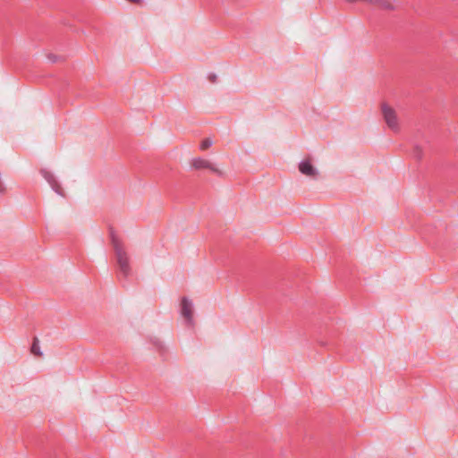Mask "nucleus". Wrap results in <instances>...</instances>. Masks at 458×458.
Returning a JSON list of instances; mask_svg holds the SVG:
<instances>
[{"instance_id":"f257e3e1","label":"nucleus","mask_w":458,"mask_h":458,"mask_svg":"<svg viewBox=\"0 0 458 458\" xmlns=\"http://www.w3.org/2000/svg\"><path fill=\"white\" fill-rule=\"evenodd\" d=\"M110 238L114 250L119 272L124 278H127L131 273L129 257L123 247L122 242L118 239L112 229L110 230Z\"/></svg>"},{"instance_id":"f03ea898","label":"nucleus","mask_w":458,"mask_h":458,"mask_svg":"<svg viewBox=\"0 0 458 458\" xmlns=\"http://www.w3.org/2000/svg\"><path fill=\"white\" fill-rule=\"evenodd\" d=\"M381 111L386 123L388 128L393 131L397 132L400 129L398 117L394 108L389 106L387 104L383 103L381 105Z\"/></svg>"},{"instance_id":"7ed1b4c3","label":"nucleus","mask_w":458,"mask_h":458,"mask_svg":"<svg viewBox=\"0 0 458 458\" xmlns=\"http://www.w3.org/2000/svg\"><path fill=\"white\" fill-rule=\"evenodd\" d=\"M191 166L196 170L200 169H208L212 173L217 174L220 177L224 176V172L218 169L215 164L211 163L209 160L201 158V157H196L191 160Z\"/></svg>"},{"instance_id":"20e7f679","label":"nucleus","mask_w":458,"mask_h":458,"mask_svg":"<svg viewBox=\"0 0 458 458\" xmlns=\"http://www.w3.org/2000/svg\"><path fill=\"white\" fill-rule=\"evenodd\" d=\"M181 314L184 318L188 326L194 325L193 320V305L191 301L187 297H182L181 301Z\"/></svg>"},{"instance_id":"39448f33","label":"nucleus","mask_w":458,"mask_h":458,"mask_svg":"<svg viewBox=\"0 0 458 458\" xmlns=\"http://www.w3.org/2000/svg\"><path fill=\"white\" fill-rule=\"evenodd\" d=\"M39 173L44 177V179L49 183L50 187L56 194L64 197V191L52 172L48 171L46 168H42L40 169Z\"/></svg>"},{"instance_id":"423d86ee","label":"nucleus","mask_w":458,"mask_h":458,"mask_svg":"<svg viewBox=\"0 0 458 458\" xmlns=\"http://www.w3.org/2000/svg\"><path fill=\"white\" fill-rule=\"evenodd\" d=\"M299 171L307 176L316 178L318 174L317 169L312 165L310 160H303L299 164Z\"/></svg>"},{"instance_id":"0eeeda50","label":"nucleus","mask_w":458,"mask_h":458,"mask_svg":"<svg viewBox=\"0 0 458 458\" xmlns=\"http://www.w3.org/2000/svg\"><path fill=\"white\" fill-rule=\"evenodd\" d=\"M30 352L37 357H42L43 353L39 347V340L37 336L33 338L32 344L30 347Z\"/></svg>"},{"instance_id":"6e6552de","label":"nucleus","mask_w":458,"mask_h":458,"mask_svg":"<svg viewBox=\"0 0 458 458\" xmlns=\"http://www.w3.org/2000/svg\"><path fill=\"white\" fill-rule=\"evenodd\" d=\"M375 4H377L380 8L384 10H394V5L390 2L386 0H379L376 2Z\"/></svg>"},{"instance_id":"1a4fd4ad","label":"nucleus","mask_w":458,"mask_h":458,"mask_svg":"<svg viewBox=\"0 0 458 458\" xmlns=\"http://www.w3.org/2000/svg\"><path fill=\"white\" fill-rule=\"evenodd\" d=\"M211 145H212V140L210 139L207 138L201 141L199 148L201 150H205V149H208L209 147H211Z\"/></svg>"},{"instance_id":"9d476101","label":"nucleus","mask_w":458,"mask_h":458,"mask_svg":"<svg viewBox=\"0 0 458 458\" xmlns=\"http://www.w3.org/2000/svg\"><path fill=\"white\" fill-rule=\"evenodd\" d=\"M413 155L417 159H420L422 157V150L419 146L414 147Z\"/></svg>"},{"instance_id":"9b49d317","label":"nucleus","mask_w":458,"mask_h":458,"mask_svg":"<svg viewBox=\"0 0 458 458\" xmlns=\"http://www.w3.org/2000/svg\"><path fill=\"white\" fill-rule=\"evenodd\" d=\"M208 79L211 83H216L217 81V76L215 73H209Z\"/></svg>"},{"instance_id":"f8f14e48","label":"nucleus","mask_w":458,"mask_h":458,"mask_svg":"<svg viewBox=\"0 0 458 458\" xmlns=\"http://www.w3.org/2000/svg\"><path fill=\"white\" fill-rule=\"evenodd\" d=\"M47 57H48V59H49L51 62H53V63L56 62V56H55V55L50 54V55H47Z\"/></svg>"}]
</instances>
